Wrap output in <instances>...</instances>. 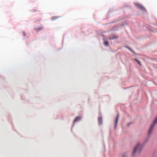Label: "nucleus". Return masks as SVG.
Listing matches in <instances>:
<instances>
[{
    "label": "nucleus",
    "mask_w": 157,
    "mask_h": 157,
    "mask_svg": "<svg viewBox=\"0 0 157 157\" xmlns=\"http://www.w3.org/2000/svg\"><path fill=\"white\" fill-rule=\"evenodd\" d=\"M134 4L138 8H139L142 11L144 12H146V9L142 5L139 3H135Z\"/></svg>",
    "instance_id": "obj_1"
},
{
    "label": "nucleus",
    "mask_w": 157,
    "mask_h": 157,
    "mask_svg": "<svg viewBox=\"0 0 157 157\" xmlns=\"http://www.w3.org/2000/svg\"><path fill=\"white\" fill-rule=\"evenodd\" d=\"M101 36L103 37V39L104 41V44L105 46H109L108 42L106 40L107 39L105 36H104L103 34H101Z\"/></svg>",
    "instance_id": "obj_2"
},
{
    "label": "nucleus",
    "mask_w": 157,
    "mask_h": 157,
    "mask_svg": "<svg viewBox=\"0 0 157 157\" xmlns=\"http://www.w3.org/2000/svg\"><path fill=\"white\" fill-rule=\"evenodd\" d=\"M119 114H117L116 118L114 122V128L116 129L117 126V124Z\"/></svg>",
    "instance_id": "obj_3"
},
{
    "label": "nucleus",
    "mask_w": 157,
    "mask_h": 157,
    "mask_svg": "<svg viewBox=\"0 0 157 157\" xmlns=\"http://www.w3.org/2000/svg\"><path fill=\"white\" fill-rule=\"evenodd\" d=\"M98 123L99 125H101L102 124V117L101 116L98 117Z\"/></svg>",
    "instance_id": "obj_4"
},
{
    "label": "nucleus",
    "mask_w": 157,
    "mask_h": 157,
    "mask_svg": "<svg viewBox=\"0 0 157 157\" xmlns=\"http://www.w3.org/2000/svg\"><path fill=\"white\" fill-rule=\"evenodd\" d=\"M82 119L81 117L78 116L76 117L73 121V123L75 122L78 121H80Z\"/></svg>",
    "instance_id": "obj_5"
},
{
    "label": "nucleus",
    "mask_w": 157,
    "mask_h": 157,
    "mask_svg": "<svg viewBox=\"0 0 157 157\" xmlns=\"http://www.w3.org/2000/svg\"><path fill=\"white\" fill-rule=\"evenodd\" d=\"M118 36H115V35H113L112 36L109 37V40H113L114 39H117L118 38Z\"/></svg>",
    "instance_id": "obj_6"
},
{
    "label": "nucleus",
    "mask_w": 157,
    "mask_h": 157,
    "mask_svg": "<svg viewBox=\"0 0 157 157\" xmlns=\"http://www.w3.org/2000/svg\"><path fill=\"white\" fill-rule=\"evenodd\" d=\"M43 29V27L40 26L36 29V30L37 32H38L41 30H42Z\"/></svg>",
    "instance_id": "obj_7"
},
{
    "label": "nucleus",
    "mask_w": 157,
    "mask_h": 157,
    "mask_svg": "<svg viewBox=\"0 0 157 157\" xmlns=\"http://www.w3.org/2000/svg\"><path fill=\"white\" fill-rule=\"evenodd\" d=\"M125 47H126L129 50H130L131 52H133V53H134V54L135 53V52H134L128 46H125Z\"/></svg>",
    "instance_id": "obj_8"
},
{
    "label": "nucleus",
    "mask_w": 157,
    "mask_h": 157,
    "mask_svg": "<svg viewBox=\"0 0 157 157\" xmlns=\"http://www.w3.org/2000/svg\"><path fill=\"white\" fill-rule=\"evenodd\" d=\"M59 18V17L58 16H55L53 17L52 18L51 20L52 21H54L57 19Z\"/></svg>",
    "instance_id": "obj_9"
},
{
    "label": "nucleus",
    "mask_w": 157,
    "mask_h": 157,
    "mask_svg": "<svg viewBox=\"0 0 157 157\" xmlns=\"http://www.w3.org/2000/svg\"><path fill=\"white\" fill-rule=\"evenodd\" d=\"M135 60L138 63V64L140 65V66H141V63H140V61L138 60V59H135Z\"/></svg>",
    "instance_id": "obj_10"
},
{
    "label": "nucleus",
    "mask_w": 157,
    "mask_h": 157,
    "mask_svg": "<svg viewBox=\"0 0 157 157\" xmlns=\"http://www.w3.org/2000/svg\"><path fill=\"white\" fill-rule=\"evenodd\" d=\"M127 155H126L125 153H124L123 154L122 157H127Z\"/></svg>",
    "instance_id": "obj_11"
},
{
    "label": "nucleus",
    "mask_w": 157,
    "mask_h": 157,
    "mask_svg": "<svg viewBox=\"0 0 157 157\" xmlns=\"http://www.w3.org/2000/svg\"><path fill=\"white\" fill-rule=\"evenodd\" d=\"M127 24H128V23L126 22L125 23V24H122L121 25V26H123V25H127Z\"/></svg>",
    "instance_id": "obj_12"
},
{
    "label": "nucleus",
    "mask_w": 157,
    "mask_h": 157,
    "mask_svg": "<svg viewBox=\"0 0 157 157\" xmlns=\"http://www.w3.org/2000/svg\"><path fill=\"white\" fill-rule=\"evenodd\" d=\"M23 34L24 36H25L26 35V33L24 32H23Z\"/></svg>",
    "instance_id": "obj_13"
}]
</instances>
